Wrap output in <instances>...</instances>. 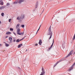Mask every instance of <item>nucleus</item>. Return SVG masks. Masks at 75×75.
Instances as JSON below:
<instances>
[{
	"instance_id": "nucleus-22",
	"label": "nucleus",
	"mask_w": 75,
	"mask_h": 75,
	"mask_svg": "<svg viewBox=\"0 0 75 75\" xmlns=\"http://www.w3.org/2000/svg\"><path fill=\"white\" fill-rule=\"evenodd\" d=\"M1 16H4V13H1Z\"/></svg>"
},
{
	"instance_id": "nucleus-12",
	"label": "nucleus",
	"mask_w": 75,
	"mask_h": 75,
	"mask_svg": "<svg viewBox=\"0 0 75 75\" xmlns=\"http://www.w3.org/2000/svg\"><path fill=\"white\" fill-rule=\"evenodd\" d=\"M23 45V44H19L18 47V48H20V47H21V46H22V45Z\"/></svg>"
},
{
	"instance_id": "nucleus-13",
	"label": "nucleus",
	"mask_w": 75,
	"mask_h": 75,
	"mask_svg": "<svg viewBox=\"0 0 75 75\" xmlns=\"http://www.w3.org/2000/svg\"><path fill=\"white\" fill-rule=\"evenodd\" d=\"M6 34H7V35H8L9 34H11V32H7L6 33Z\"/></svg>"
},
{
	"instance_id": "nucleus-3",
	"label": "nucleus",
	"mask_w": 75,
	"mask_h": 75,
	"mask_svg": "<svg viewBox=\"0 0 75 75\" xmlns=\"http://www.w3.org/2000/svg\"><path fill=\"white\" fill-rule=\"evenodd\" d=\"M63 61V60H62V59H61L60 60H59V61H58L54 65V67H55V66H56L57 65V64H58V63H59V62H61V61Z\"/></svg>"
},
{
	"instance_id": "nucleus-28",
	"label": "nucleus",
	"mask_w": 75,
	"mask_h": 75,
	"mask_svg": "<svg viewBox=\"0 0 75 75\" xmlns=\"http://www.w3.org/2000/svg\"><path fill=\"white\" fill-rule=\"evenodd\" d=\"M13 33L15 35H16V33H14V32H13Z\"/></svg>"
},
{
	"instance_id": "nucleus-17",
	"label": "nucleus",
	"mask_w": 75,
	"mask_h": 75,
	"mask_svg": "<svg viewBox=\"0 0 75 75\" xmlns=\"http://www.w3.org/2000/svg\"><path fill=\"white\" fill-rule=\"evenodd\" d=\"M5 45L6 47H8L10 45L9 44H8L7 43H5Z\"/></svg>"
},
{
	"instance_id": "nucleus-6",
	"label": "nucleus",
	"mask_w": 75,
	"mask_h": 75,
	"mask_svg": "<svg viewBox=\"0 0 75 75\" xmlns=\"http://www.w3.org/2000/svg\"><path fill=\"white\" fill-rule=\"evenodd\" d=\"M12 37H10L9 38V40L10 41L11 43H12V42H13V41H12Z\"/></svg>"
},
{
	"instance_id": "nucleus-7",
	"label": "nucleus",
	"mask_w": 75,
	"mask_h": 75,
	"mask_svg": "<svg viewBox=\"0 0 75 75\" xmlns=\"http://www.w3.org/2000/svg\"><path fill=\"white\" fill-rule=\"evenodd\" d=\"M17 34L18 35H24V32H23V33H20L19 32H17Z\"/></svg>"
},
{
	"instance_id": "nucleus-29",
	"label": "nucleus",
	"mask_w": 75,
	"mask_h": 75,
	"mask_svg": "<svg viewBox=\"0 0 75 75\" xmlns=\"http://www.w3.org/2000/svg\"><path fill=\"white\" fill-rule=\"evenodd\" d=\"M25 37H24V38H23L22 39V40H24V38H25Z\"/></svg>"
},
{
	"instance_id": "nucleus-19",
	"label": "nucleus",
	"mask_w": 75,
	"mask_h": 75,
	"mask_svg": "<svg viewBox=\"0 0 75 75\" xmlns=\"http://www.w3.org/2000/svg\"><path fill=\"white\" fill-rule=\"evenodd\" d=\"M20 40L19 39H17L16 40V42H20L19 40Z\"/></svg>"
},
{
	"instance_id": "nucleus-9",
	"label": "nucleus",
	"mask_w": 75,
	"mask_h": 75,
	"mask_svg": "<svg viewBox=\"0 0 75 75\" xmlns=\"http://www.w3.org/2000/svg\"><path fill=\"white\" fill-rule=\"evenodd\" d=\"M24 0H19L18 1V3L20 4L22 3V2H23V1H24Z\"/></svg>"
},
{
	"instance_id": "nucleus-41",
	"label": "nucleus",
	"mask_w": 75,
	"mask_h": 75,
	"mask_svg": "<svg viewBox=\"0 0 75 75\" xmlns=\"http://www.w3.org/2000/svg\"><path fill=\"white\" fill-rule=\"evenodd\" d=\"M18 68H19V69L20 68V67H19Z\"/></svg>"
},
{
	"instance_id": "nucleus-2",
	"label": "nucleus",
	"mask_w": 75,
	"mask_h": 75,
	"mask_svg": "<svg viewBox=\"0 0 75 75\" xmlns=\"http://www.w3.org/2000/svg\"><path fill=\"white\" fill-rule=\"evenodd\" d=\"M72 53H73V50H71L70 52L68 54V55L67 56H66V57L67 58V57H69V56L71 55L72 54Z\"/></svg>"
},
{
	"instance_id": "nucleus-8",
	"label": "nucleus",
	"mask_w": 75,
	"mask_h": 75,
	"mask_svg": "<svg viewBox=\"0 0 75 75\" xmlns=\"http://www.w3.org/2000/svg\"><path fill=\"white\" fill-rule=\"evenodd\" d=\"M42 40H41L40 39L39 40V44L40 45H41V44H42Z\"/></svg>"
},
{
	"instance_id": "nucleus-26",
	"label": "nucleus",
	"mask_w": 75,
	"mask_h": 75,
	"mask_svg": "<svg viewBox=\"0 0 75 75\" xmlns=\"http://www.w3.org/2000/svg\"><path fill=\"white\" fill-rule=\"evenodd\" d=\"M19 26H20V24H18L17 25V26L19 27Z\"/></svg>"
},
{
	"instance_id": "nucleus-40",
	"label": "nucleus",
	"mask_w": 75,
	"mask_h": 75,
	"mask_svg": "<svg viewBox=\"0 0 75 75\" xmlns=\"http://www.w3.org/2000/svg\"><path fill=\"white\" fill-rule=\"evenodd\" d=\"M44 9H43V11H42V13L43 12H44Z\"/></svg>"
},
{
	"instance_id": "nucleus-27",
	"label": "nucleus",
	"mask_w": 75,
	"mask_h": 75,
	"mask_svg": "<svg viewBox=\"0 0 75 75\" xmlns=\"http://www.w3.org/2000/svg\"><path fill=\"white\" fill-rule=\"evenodd\" d=\"M10 4L9 3H7V6H9Z\"/></svg>"
},
{
	"instance_id": "nucleus-32",
	"label": "nucleus",
	"mask_w": 75,
	"mask_h": 75,
	"mask_svg": "<svg viewBox=\"0 0 75 75\" xmlns=\"http://www.w3.org/2000/svg\"><path fill=\"white\" fill-rule=\"evenodd\" d=\"M2 46V45L0 44V47H1Z\"/></svg>"
},
{
	"instance_id": "nucleus-24",
	"label": "nucleus",
	"mask_w": 75,
	"mask_h": 75,
	"mask_svg": "<svg viewBox=\"0 0 75 75\" xmlns=\"http://www.w3.org/2000/svg\"><path fill=\"white\" fill-rule=\"evenodd\" d=\"M41 25H40V26L39 29H38V30H37L38 31H39V30H40V27H41Z\"/></svg>"
},
{
	"instance_id": "nucleus-21",
	"label": "nucleus",
	"mask_w": 75,
	"mask_h": 75,
	"mask_svg": "<svg viewBox=\"0 0 75 75\" xmlns=\"http://www.w3.org/2000/svg\"><path fill=\"white\" fill-rule=\"evenodd\" d=\"M10 31H13V28H10Z\"/></svg>"
},
{
	"instance_id": "nucleus-25",
	"label": "nucleus",
	"mask_w": 75,
	"mask_h": 75,
	"mask_svg": "<svg viewBox=\"0 0 75 75\" xmlns=\"http://www.w3.org/2000/svg\"><path fill=\"white\" fill-rule=\"evenodd\" d=\"M11 19H9V22H10L11 21Z\"/></svg>"
},
{
	"instance_id": "nucleus-36",
	"label": "nucleus",
	"mask_w": 75,
	"mask_h": 75,
	"mask_svg": "<svg viewBox=\"0 0 75 75\" xmlns=\"http://www.w3.org/2000/svg\"><path fill=\"white\" fill-rule=\"evenodd\" d=\"M13 42H16V40H13Z\"/></svg>"
},
{
	"instance_id": "nucleus-34",
	"label": "nucleus",
	"mask_w": 75,
	"mask_h": 75,
	"mask_svg": "<svg viewBox=\"0 0 75 75\" xmlns=\"http://www.w3.org/2000/svg\"><path fill=\"white\" fill-rule=\"evenodd\" d=\"M1 24V21H0V25Z\"/></svg>"
},
{
	"instance_id": "nucleus-37",
	"label": "nucleus",
	"mask_w": 75,
	"mask_h": 75,
	"mask_svg": "<svg viewBox=\"0 0 75 75\" xmlns=\"http://www.w3.org/2000/svg\"><path fill=\"white\" fill-rule=\"evenodd\" d=\"M7 37H8V36H6L5 37V38H7Z\"/></svg>"
},
{
	"instance_id": "nucleus-42",
	"label": "nucleus",
	"mask_w": 75,
	"mask_h": 75,
	"mask_svg": "<svg viewBox=\"0 0 75 75\" xmlns=\"http://www.w3.org/2000/svg\"><path fill=\"white\" fill-rule=\"evenodd\" d=\"M11 0H10V1Z\"/></svg>"
},
{
	"instance_id": "nucleus-1",
	"label": "nucleus",
	"mask_w": 75,
	"mask_h": 75,
	"mask_svg": "<svg viewBox=\"0 0 75 75\" xmlns=\"http://www.w3.org/2000/svg\"><path fill=\"white\" fill-rule=\"evenodd\" d=\"M47 35H50L49 39L50 40L52 37V31H51V26L50 25V27L49 28L48 30V32L47 33Z\"/></svg>"
},
{
	"instance_id": "nucleus-15",
	"label": "nucleus",
	"mask_w": 75,
	"mask_h": 75,
	"mask_svg": "<svg viewBox=\"0 0 75 75\" xmlns=\"http://www.w3.org/2000/svg\"><path fill=\"white\" fill-rule=\"evenodd\" d=\"M20 31V29L19 28H18L17 29V32L18 33Z\"/></svg>"
},
{
	"instance_id": "nucleus-39",
	"label": "nucleus",
	"mask_w": 75,
	"mask_h": 75,
	"mask_svg": "<svg viewBox=\"0 0 75 75\" xmlns=\"http://www.w3.org/2000/svg\"><path fill=\"white\" fill-rule=\"evenodd\" d=\"M27 51H28L27 49H26V52H27Z\"/></svg>"
},
{
	"instance_id": "nucleus-4",
	"label": "nucleus",
	"mask_w": 75,
	"mask_h": 75,
	"mask_svg": "<svg viewBox=\"0 0 75 75\" xmlns=\"http://www.w3.org/2000/svg\"><path fill=\"white\" fill-rule=\"evenodd\" d=\"M54 39H53V43H52V45H51V46L48 49V50H50L51 49V48H52V46H53V45H54Z\"/></svg>"
},
{
	"instance_id": "nucleus-10",
	"label": "nucleus",
	"mask_w": 75,
	"mask_h": 75,
	"mask_svg": "<svg viewBox=\"0 0 75 75\" xmlns=\"http://www.w3.org/2000/svg\"><path fill=\"white\" fill-rule=\"evenodd\" d=\"M38 3H37L35 5V8H37L38 7Z\"/></svg>"
},
{
	"instance_id": "nucleus-20",
	"label": "nucleus",
	"mask_w": 75,
	"mask_h": 75,
	"mask_svg": "<svg viewBox=\"0 0 75 75\" xmlns=\"http://www.w3.org/2000/svg\"><path fill=\"white\" fill-rule=\"evenodd\" d=\"M21 27L22 28H24V25H21Z\"/></svg>"
},
{
	"instance_id": "nucleus-16",
	"label": "nucleus",
	"mask_w": 75,
	"mask_h": 75,
	"mask_svg": "<svg viewBox=\"0 0 75 75\" xmlns=\"http://www.w3.org/2000/svg\"><path fill=\"white\" fill-rule=\"evenodd\" d=\"M18 3V1H16L14 2L13 4H17Z\"/></svg>"
},
{
	"instance_id": "nucleus-5",
	"label": "nucleus",
	"mask_w": 75,
	"mask_h": 75,
	"mask_svg": "<svg viewBox=\"0 0 75 75\" xmlns=\"http://www.w3.org/2000/svg\"><path fill=\"white\" fill-rule=\"evenodd\" d=\"M20 18L22 20H23L25 18V15H22L20 16Z\"/></svg>"
},
{
	"instance_id": "nucleus-23",
	"label": "nucleus",
	"mask_w": 75,
	"mask_h": 75,
	"mask_svg": "<svg viewBox=\"0 0 75 75\" xmlns=\"http://www.w3.org/2000/svg\"><path fill=\"white\" fill-rule=\"evenodd\" d=\"M41 25H40V26L39 29H38V30H37L38 31H39V30H40V27H41Z\"/></svg>"
},
{
	"instance_id": "nucleus-14",
	"label": "nucleus",
	"mask_w": 75,
	"mask_h": 75,
	"mask_svg": "<svg viewBox=\"0 0 75 75\" xmlns=\"http://www.w3.org/2000/svg\"><path fill=\"white\" fill-rule=\"evenodd\" d=\"M3 2L2 1H0V4L1 5H3Z\"/></svg>"
},
{
	"instance_id": "nucleus-35",
	"label": "nucleus",
	"mask_w": 75,
	"mask_h": 75,
	"mask_svg": "<svg viewBox=\"0 0 75 75\" xmlns=\"http://www.w3.org/2000/svg\"><path fill=\"white\" fill-rule=\"evenodd\" d=\"M38 31H37V32H36V35H37V33H38Z\"/></svg>"
},
{
	"instance_id": "nucleus-11",
	"label": "nucleus",
	"mask_w": 75,
	"mask_h": 75,
	"mask_svg": "<svg viewBox=\"0 0 75 75\" xmlns=\"http://www.w3.org/2000/svg\"><path fill=\"white\" fill-rule=\"evenodd\" d=\"M6 7L5 6H2V7H0V9H3V8H4Z\"/></svg>"
},
{
	"instance_id": "nucleus-38",
	"label": "nucleus",
	"mask_w": 75,
	"mask_h": 75,
	"mask_svg": "<svg viewBox=\"0 0 75 75\" xmlns=\"http://www.w3.org/2000/svg\"><path fill=\"white\" fill-rule=\"evenodd\" d=\"M22 39H21V40H19V42L20 41H22Z\"/></svg>"
},
{
	"instance_id": "nucleus-18",
	"label": "nucleus",
	"mask_w": 75,
	"mask_h": 75,
	"mask_svg": "<svg viewBox=\"0 0 75 75\" xmlns=\"http://www.w3.org/2000/svg\"><path fill=\"white\" fill-rule=\"evenodd\" d=\"M20 16H18L17 18V20H20Z\"/></svg>"
},
{
	"instance_id": "nucleus-31",
	"label": "nucleus",
	"mask_w": 75,
	"mask_h": 75,
	"mask_svg": "<svg viewBox=\"0 0 75 75\" xmlns=\"http://www.w3.org/2000/svg\"><path fill=\"white\" fill-rule=\"evenodd\" d=\"M35 46H37V45H38V44H35Z\"/></svg>"
},
{
	"instance_id": "nucleus-33",
	"label": "nucleus",
	"mask_w": 75,
	"mask_h": 75,
	"mask_svg": "<svg viewBox=\"0 0 75 75\" xmlns=\"http://www.w3.org/2000/svg\"><path fill=\"white\" fill-rule=\"evenodd\" d=\"M18 26H17L16 27V29L18 28Z\"/></svg>"
},
{
	"instance_id": "nucleus-30",
	"label": "nucleus",
	"mask_w": 75,
	"mask_h": 75,
	"mask_svg": "<svg viewBox=\"0 0 75 75\" xmlns=\"http://www.w3.org/2000/svg\"><path fill=\"white\" fill-rule=\"evenodd\" d=\"M25 37H24V38H23L22 39V40H24V38H25Z\"/></svg>"
}]
</instances>
